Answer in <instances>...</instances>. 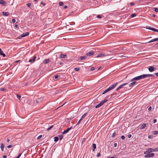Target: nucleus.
Returning <instances> with one entry per match:
<instances>
[{
	"instance_id": "obj_1",
	"label": "nucleus",
	"mask_w": 158,
	"mask_h": 158,
	"mask_svg": "<svg viewBox=\"0 0 158 158\" xmlns=\"http://www.w3.org/2000/svg\"><path fill=\"white\" fill-rule=\"evenodd\" d=\"M143 79L142 75H141L138 76L134 78H132L131 80V81H138L139 80H141Z\"/></svg>"
},
{
	"instance_id": "obj_2",
	"label": "nucleus",
	"mask_w": 158,
	"mask_h": 158,
	"mask_svg": "<svg viewBox=\"0 0 158 158\" xmlns=\"http://www.w3.org/2000/svg\"><path fill=\"white\" fill-rule=\"evenodd\" d=\"M108 100L107 99L104 100H103L99 104L96 105L95 106V107L96 108H98L100 107L104 103L106 102Z\"/></svg>"
},
{
	"instance_id": "obj_3",
	"label": "nucleus",
	"mask_w": 158,
	"mask_h": 158,
	"mask_svg": "<svg viewBox=\"0 0 158 158\" xmlns=\"http://www.w3.org/2000/svg\"><path fill=\"white\" fill-rule=\"evenodd\" d=\"M154 155V154L153 153L149 152H148V154L146 155L144 157H150L153 156Z\"/></svg>"
},
{
	"instance_id": "obj_4",
	"label": "nucleus",
	"mask_w": 158,
	"mask_h": 158,
	"mask_svg": "<svg viewBox=\"0 0 158 158\" xmlns=\"http://www.w3.org/2000/svg\"><path fill=\"white\" fill-rule=\"evenodd\" d=\"M118 84V82H116L115 83H114L113 85H111L109 87V89H110V90H111L114 89L117 85Z\"/></svg>"
},
{
	"instance_id": "obj_5",
	"label": "nucleus",
	"mask_w": 158,
	"mask_h": 158,
	"mask_svg": "<svg viewBox=\"0 0 158 158\" xmlns=\"http://www.w3.org/2000/svg\"><path fill=\"white\" fill-rule=\"evenodd\" d=\"M144 28H146L147 29H149L152 30L154 31H156L158 32V30L154 28H152L151 27H149L148 26H147L146 27H143Z\"/></svg>"
},
{
	"instance_id": "obj_6",
	"label": "nucleus",
	"mask_w": 158,
	"mask_h": 158,
	"mask_svg": "<svg viewBox=\"0 0 158 158\" xmlns=\"http://www.w3.org/2000/svg\"><path fill=\"white\" fill-rule=\"evenodd\" d=\"M148 70L150 72H152L156 70V68L154 67L151 66L149 67Z\"/></svg>"
},
{
	"instance_id": "obj_7",
	"label": "nucleus",
	"mask_w": 158,
	"mask_h": 158,
	"mask_svg": "<svg viewBox=\"0 0 158 158\" xmlns=\"http://www.w3.org/2000/svg\"><path fill=\"white\" fill-rule=\"evenodd\" d=\"M43 101V98H39L37 99L36 101V103H40L42 102Z\"/></svg>"
},
{
	"instance_id": "obj_8",
	"label": "nucleus",
	"mask_w": 158,
	"mask_h": 158,
	"mask_svg": "<svg viewBox=\"0 0 158 158\" xmlns=\"http://www.w3.org/2000/svg\"><path fill=\"white\" fill-rule=\"evenodd\" d=\"M87 113H85L84 114H83L81 117V118L79 120V121L78 122L77 124H79L80 122V121L82 120L84 118H85L87 115Z\"/></svg>"
},
{
	"instance_id": "obj_9",
	"label": "nucleus",
	"mask_w": 158,
	"mask_h": 158,
	"mask_svg": "<svg viewBox=\"0 0 158 158\" xmlns=\"http://www.w3.org/2000/svg\"><path fill=\"white\" fill-rule=\"evenodd\" d=\"M147 126L146 123H143L142 124L140 125L139 127L140 129H144Z\"/></svg>"
},
{
	"instance_id": "obj_10",
	"label": "nucleus",
	"mask_w": 158,
	"mask_h": 158,
	"mask_svg": "<svg viewBox=\"0 0 158 158\" xmlns=\"http://www.w3.org/2000/svg\"><path fill=\"white\" fill-rule=\"evenodd\" d=\"M72 127H71L69 128H68L67 130H64V131L62 132L63 134H64L67 133H68L69 130H70L72 128Z\"/></svg>"
},
{
	"instance_id": "obj_11",
	"label": "nucleus",
	"mask_w": 158,
	"mask_h": 158,
	"mask_svg": "<svg viewBox=\"0 0 158 158\" xmlns=\"http://www.w3.org/2000/svg\"><path fill=\"white\" fill-rule=\"evenodd\" d=\"M106 55L105 54L103 53H101V54H99L98 55H97L96 56V57H103L104 56H106Z\"/></svg>"
},
{
	"instance_id": "obj_12",
	"label": "nucleus",
	"mask_w": 158,
	"mask_h": 158,
	"mask_svg": "<svg viewBox=\"0 0 158 158\" xmlns=\"http://www.w3.org/2000/svg\"><path fill=\"white\" fill-rule=\"evenodd\" d=\"M29 34V33L28 32H26L25 33H24L22 34L21 35V37H24L28 35Z\"/></svg>"
},
{
	"instance_id": "obj_13",
	"label": "nucleus",
	"mask_w": 158,
	"mask_h": 158,
	"mask_svg": "<svg viewBox=\"0 0 158 158\" xmlns=\"http://www.w3.org/2000/svg\"><path fill=\"white\" fill-rule=\"evenodd\" d=\"M156 41H158V38L153 39L152 40H151L150 41H149L148 42H147L146 43H150L151 42H153Z\"/></svg>"
},
{
	"instance_id": "obj_14",
	"label": "nucleus",
	"mask_w": 158,
	"mask_h": 158,
	"mask_svg": "<svg viewBox=\"0 0 158 158\" xmlns=\"http://www.w3.org/2000/svg\"><path fill=\"white\" fill-rule=\"evenodd\" d=\"M0 4L3 5L4 6H5L7 2L3 0H0Z\"/></svg>"
},
{
	"instance_id": "obj_15",
	"label": "nucleus",
	"mask_w": 158,
	"mask_h": 158,
	"mask_svg": "<svg viewBox=\"0 0 158 158\" xmlns=\"http://www.w3.org/2000/svg\"><path fill=\"white\" fill-rule=\"evenodd\" d=\"M59 56L60 58H66L67 57V55L61 54L59 55Z\"/></svg>"
},
{
	"instance_id": "obj_16",
	"label": "nucleus",
	"mask_w": 158,
	"mask_h": 158,
	"mask_svg": "<svg viewBox=\"0 0 158 158\" xmlns=\"http://www.w3.org/2000/svg\"><path fill=\"white\" fill-rule=\"evenodd\" d=\"M148 150V151L149 152L151 153L152 152H154L155 151V149H152V148H149L147 149Z\"/></svg>"
},
{
	"instance_id": "obj_17",
	"label": "nucleus",
	"mask_w": 158,
	"mask_h": 158,
	"mask_svg": "<svg viewBox=\"0 0 158 158\" xmlns=\"http://www.w3.org/2000/svg\"><path fill=\"white\" fill-rule=\"evenodd\" d=\"M36 58V56H34L32 59H30L29 60V62H34L35 61V59Z\"/></svg>"
},
{
	"instance_id": "obj_18",
	"label": "nucleus",
	"mask_w": 158,
	"mask_h": 158,
	"mask_svg": "<svg viewBox=\"0 0 158 158\" xmlns=\"http://www.w3.org/2000/svg\"><path fill=\"white\" fill-rule=\"evenodd\" d=\"M95 52H89L86 53L87 56H90L93 55Z\"/></svg>"
},
{
	"instance_id": "obj_19",
	"label": "nucleus",
	"mask_w": 158,
	"mask_h": 158,
	"mask_svg": "<svg viewBox=\"0 0 158 158\" xmlns=\"http://www.w3.org/2000/svg\"><path fill=\"white\" fill-rule=\"evenodd\" d=\"M0 55L2 56L3 57L6 56V55L5 54L1 48H0Z\"/></svg>"
},
{
	"instance_id": "obj_20",
	"label": "nucleus",
	"mask_w": 158,
	"mask_h": 158,
	"mask_svg": "<svg viewBox=\"0 0 158 158\" xmlns=\"http://www.w3.org/2000/svg\"><path fill=\"white\" fill-rule=\"evenodd\" d=\"M142 75L143 79L146 77H150V74H143Z\"/></svg>"
},
{
	"instance_id": "obj_21",
	"label": "nucleus",
	"mask_w": 158,
	"mask_h": 158,
	"mask_svg": "<svg viewBox=\"0 0 158 158\" xmlns=\"http://www.w3.org/2000/svg\"><path fill=\"white\" fill-rule=\"evenodd\" d=\"M50 61V60L49 59H45L43 62L44 64H47L49 63Z\"/></svg>"
},
{
	"instance_id": "obj_22",
	"label": "nucleus",
	"mask_w": 158,
	"mask_h": 158,
	"mask_svg": "<svg viewBox=\"0 0 158 158\" xmlns=\"http://www.w3.org/2000/svg\"><path fill=\"white\" fill-rule=\"evenodd\" d=\"M136 81H133V82H131L129 85V86L130 87L132 86L136 83Z\"/></svg>"
},
{
	"instance_id": "obj_23",
	"label": "nucleus",
	"mask_w": 158,
	"mask_h": 158,
	"mask_svg": "<svg viewBox=\"0 0 158 158\" xmlns=\"http://www.w3.org/2000/svg\"><path fill=\"white\" fill-rule=\"evenodd\" d=\"M92 148H93V151H95V149L96 148V144L94 143L92 144Z\"/></svg>"
},
{
	"instance_id": "obj_24",
	"label": "nucleus",
	"mask_w": 158,
	"mask_h": 158,
	"mask_svg": "<svg viewBox=\"0 0 158 158\" xmlns=\"http://www.w3.org/2000/svg\"><path fill=\"white\" fill-rule=\"evenodd\" d=\"M2 14L3 15H5V16H8L9 15V13L8 12H3L2 13Z\"/></svg>"
},
{
	"instance_id": "obj_25",
	"label": "nucleus",
	"mask_w": 158,
	"mask_h": 158,
	"mask_svg": "<svg viewBox=\"0 0 158 158\" xmlns=\"http://www.w3.org/2000/svg\"><path fill=\"white\" fill-rule=\"evenodd\" d=\"M87 56H80L79 57V59L81 60H83L85 59L86 58Z\"/></svg>"
},
{
	"instance_id": "obj_26",
	"label": "nucleus",
	"mask_w": 158,
	"mask_h": 158,
	"mask_svg": "<svg viewBox=\"0 0 158 158\" xmlns=\"http://www.w3.org/2000/svg\"><path fill=\"white\" fill-rule=\"evenodd\" d=\"M110 89H109V88H107V89H106L105 91H104L102 93V94H105L107 92H108L109 91H110Z\"/></svg>"
},
{
	"instance_id": "obj_27",
	"label": "nucleus",
	"mask_w": 158,
	"mask_h": 158,
	"mask_svg": "<svg viewBox=\"0 0 158 158\" xmlns=\"http://www.w3.org/2000/svg\"><path fill=\"white\" fill-rule=\"evenodd\" d=\"M128 84V83H125L121 85L120 86H119V87L120 89L122 88L123 86H124L126 85H127Z\"/></svg>"
},
{
	"instance_id": "obj_28",
	"label": "nucleus",
	"mask_w": 158,
	"mask_h": 158,
	"mask_svg": "<svg viewBox=\"0 0 158 158\" xmlns=\"http://www.w3.org/2000/svg\"><path fill=\"white\" fill-rule=\"evenodd\" d=\"M4 144L3 143H1V148L2 152H3L4 151Z\"/></svg>"
},
{
	"instance_id": "obj_29",
	"label": "nucleus",
	"mask_w": 158,
	"mask_h": 158,
	"mask_svg": "<svg viewBox=\"0 0 158 158\" xmlns=\"http://www.w3.org/2000/svg\"><path fill=\"white\" fill-rule=\"evenodd\" d=\"M54 141L56 142L58 141L59 140V138L58 137H54Z\"/></svg>"
},
{
	"instance_id": "obj_30",
	"label": "nucleus",
	"mask_w": 158,
	"mask_h": 158,
	"mask_svg": "<svg viewBox=\"0 0 158 158\" xmlns=\"http://www.w3.org/2000/svg\"><path fill=\"white\" fill-rule=\"evenodd\" d=\"M152 134L153 135H156L158 134V131H152Z\"/></svg>"
},
{
	"instance_id": "obj_31",
	"label": "nucleus",
	"mask_w": 158,
	"mask_h": 158,
	"mask_svg": "<svg viewBox=\"0 0 158 158\" xmlns=\"http://www.w3.org/2000/svg\"><path fill=\"white\" fill-rule=\"evenodd\" d=\"M54 127V125H52V126H51L50 127H48V129L47 130L48 131H49L53 127Z\"/></svg>"
},
{
	"instance_id": "obj_32",
	"label": "nucleus",
	"mask_w": 158,
	"mask_h": 158,
	"mask_svg": "<svg viewBox=\"0 0 158 158\" xmlns=\"http://www.w3.org/2000/svg\"><path fill=\"white\" fill-rule=\"evenodd\" d=\"M63 135H59V138L60 140H61L63 138Z\"/></svg>"
},
{
	"instance_id": "obj_33",
	"label": "nucleus",
	"mask_w": 158,
	"mask_h": 158,
	"mask_svg": "<svg viewBox=\"0 0 158 158\" xmlns=\"http://www.w3.org/2000/svg\"><path fill=\"white\" fill-rule=\"evenodd\" d=\"M116 134V132H114L113 133L112 135V137H114L115 136Z\"/></svg>"
},
{
	"instance_id": "obj_34",
	"label": "nucleus",
	"mask_w": 158,
	"mask_h": 158,
	"mask_svg": "<svg viewBox=\"0 0 158 158\" xmlns=\"http://www.w3.org/2000/svg\"><path fill=\"white\" fill-rule=\"evenodd\" d=\"M17 97L18 98V99L19 100H20V99L21 97V96L19 94H17Z\"/></svg>"
},
{
	"instance_id": "obj_35",
	"label": "nucleus",
	"mask_w": 158,
	"mask_h": 158,
	"mask_svg": "<svg viewBox=\"0 0 158 158\" xmlns=\"http://www.w3.org/2000/svg\"><path fill=\"white\" fill-rule=\"evenodd\" d=\"M74 70L76 71H78L80 70V68H75Z\"/></svg>"
},
{
	"instance_id": "obj_36",
	"label": "nucleus",
	"mask_w": 158,
	"mask_h": 158,
	"mask_svg": "<svg viewBox=\"0 0 158 158\" xmlns=\"http://www.w3.org/2000/svg\"><path fill=\"white\" fill-rule=\"evenodd\" d=\"M139 116H136V117H135V118L137 120H139L140 119H141L140 118H139Z\"/></svg>"
},
{
	"instance_id": "obj_37",
	"label": "nucleus",
	"mask_w": 158,
	"mask_h": 158,
	"mask_svg": "<svg viewBox=\"0 0 158 158\" xmlns=\"http://www.w3.org/2000/svg\"><path fill=\"white\" fill-rule=\"evenodd\" d=\"M42 135H40L39 136H38V137H37V139H40L41 138V137H42Z\"/></svg>"
},
{
	"instance_id": "obj_38",
	"label": "nucleus",
	"mask_w": 158,
	"mask_h": 158,
	"mask_svg": "<svg viewBox=\"0 0 158 158\" xmlns=\"http://www.w3.org/2000/svg\"><path fill=\"white\" fill-rule=\"evenodd\" d=\"M63 3L62 2H60L59 3V5L60 6H62L63 5Z\"/></svg>"
},
{
	"instance_id": "obj_39",
	"label": "nucleus",
	"mask_w": 158,
	"mask_h": 158,
	"mask_svg": "<svg viewBox=\"0 0 158 158\" xmlns=\"http://www.w3.org/2000/svg\"><path fill=\"white\" fill-rule=\"evenodd\" d=\"M131 17H134L135 16H136V14L135 13L131 15Z\"/></svg>"
},
{
	"instance_id": "obj_40",
	"label": "nucleus",
	"mask_w": 158,
	"mask_h": 158,
	"mask_svg": "<svg viewBox=\"0 0 158 158\" xmlns=\"http://www.w3.org/2000/svg\"><path fill=\"white\" fill-rule=\"evenodd\" d=\"M102 15H98L97 16V18H102Z\"/></svg>"
},
{
	"instance_id": "obj_41",
	"label": "nucleus",
	"mask_w": 158,
	"mask_h": 158,
	"mask_svg": "<svg viewBox=\"0 0 158 158\" xmlns=\"http://www.w3.org/2000/svg\"><path fill=\"white\" fill-rule=\"evenodd\" d=\"M153 136L152 135H149L148 136V138L150 139H152L153 138Z\"/></svg>"
},
{
	"instance_id": "obj_42",
	"label": "nucleus",
	"mask_w": 158,
	"mask_h": 158,
	"mask_svg": "<svg viewBox=\"0 0 158 158\" xmlns=\"http://www.w3.org/2000/svg\"><path fill=\"white\" fill-rule=\"evenodd\" d=\"M22 154V153L19 154V155H18V156L17 157H15L14 158H19L20 157V156H21Z\"/></svg>"
},
{
	"instance_id": "obj_43",
	"label": "nucleus",
	"mask_w": 158,
	"mask_h": 158,
	"mask_svg": "<svg viewBox=\"0 0 158 158\" xmlns=\"http://www.w3.org/2000/svg\"><path fill=\"white\" fill-rule=\"evenodd\" d=\"M154 10L156 12H157L158 11V9L157 8H154Z\"/></svg>"
},
{
	"instance_id": "obj_44",
	"label": "nucleus",
	"mask_w": 158,
	"mask_h": 158,
	"mask_svg": "<svg viewBox=\"0 0 158 158\" xmlns=\"http://www.w3.org/2000/svg\"><path fill=\"white\" fill-rule=\"evenodd\" d=\"M0 90L1 91H5V90H6V89L5 88H1V89H0Z\"/></svg>"
},
{
	"instance_id": "obj_45",
	"label": "nucleus",
	"mask_w": 158,
	"mask_h": 158,
	"mask_svg": "<svg viewBox=\"0 0 158 158\" xmlns=\"http://www.w3.org/2000/svg\"><path fill=\"white\" fill-rule=\"evenodd\" d=\"M121 138L123 140L125 138V137L124 135H122L121 136Z\"/></svg>"
},
{
	"instance_id": "obj_46",
	"label": "nucleus",
	"mask_w": 158,
	"mask_h": 158,
	"mask_svg": "<svg viewBox=\"0 0 158 158\" xmlns=\"http://www.w3.org/2000/svg\"><path fill=\"white\" fill-rule=\"evenodd\" d=\"M27 5L28 7H30L31 6V3H28Z\"/></svg>"
},
{
	"instance_id": "obj_47",
	"label": "nucleus",
	"mask_w": 158,
	"mask_h": 158,
	"mask_svg": "<svg viewBox=\"0 0 158 158\" xmlns=\"http://www.w3.org/2000/svg\"><path fill=\"white\" fill-rule=\"evenodd\" d=\"M101 155V154L100 153H98L97 154V157H98L99 156H100Z\"/></svg>"
},
{
	"instance_id": "obj_48",
	"label": "nucleus",
	"mask_w": 158,
	"mask_h": 158,
	"mask_svg": "<svg viewBox=\"0 0 158 158\" xmlns=\"http://www.w3.org/2000/svg\"><path fill=\"white\" fill-rule=\"evenodd\" d=\"M155 152H158V147L156 148H155Z\"/></svg>"
},
{
	"instance_id": "obj_49",
	"label": "nucleus",
	"mask_w": 158,
	"mask_h": 158,
	"mask_svg": "<svg viewBox=\"0 0 158 158\" xmlns=\"http://www.w3.org/2000/svg\"><path fill=\"white\" fill-rule=\"evenodd\" d=\"M12 22L13 23H15L16 22V20L15 19H12Z\"/></svg>"
},
{
	"instance_id": "obj_50",
	"label": "nucleus",
	"mask_w": 158,
	"mask_h": 158,
	"mask_svg": "<svg viewBox=\"0 0 158 158\" xmlns=\"http://www.w3.org/2000/svg\"><path fill=\"white\" fill-rule=\"evenodd\" d=\"M148 150H147L146 151L144 152V154H146V155H147V154H148Z\"/></svg>"
},
{
	"instance_id": "obj_51",
	"label": "nucleus",
	"mask_w": 158,
	"mask_h": 158,
	"mask_svg": "<svg viewBox=\"0 0 158 158\" xmlns=\"http://www.w3.org/2000/svg\"><path fill=\"white\" fill-rule=\"evenodd\" d=\"M94 69H95L94 67H91L90 69V71H93Z\"/></svg>"
},
{
	"instance_id": "obj_52",
	"label": "nucleus",
	"mask_w": 158,
	"mask_h": 158,
	"mask_svg": "<svg viewBox=\"0 0 158 158\" xmlns=\"http://www.w3.org/2000/svg\"><path fill=\"white\" fill-rule=\"evenodd\" d=\"M58 77V76L57 75H55L54 77V78L55 79H57Z\"/></svg>"
},
{
	"instance_id": "obj_53",
	"label": "nucleus",
	"mask_w": 158,
	"mask_h": 158,
	"mask_svg": "<svg viewBox=\"0 0 158 158\" xmlns=\"http://www.w3.org/2000/svg\"><path fill=\"white\" fill-rule=\"evenodd\" d=\"M12 146L11 145H9L7 146V148H11L12 147Z\"/></svg>"
},
{
	"instance_id": "obj_54",
	"label": "nucleus",
	"mask_w": 158,
	"mask_h": 158,
	"mask_svg": "<svg viewBox=\"0 0 158 158\" xmlns=\"http://www.w3.org/2000/svg\"><path fill=\"white\" fill-rule=\"evenodd\" d=\"M155 76L154 75L150 74V77H154Z\"/></svg>"
},
{
	"instance_id": "obj_55",
	"label": "nucleus",
	"mask_w": 158,
	"mask_h": 158,
	"mask_svg": "<svg viewBox=\"0 0 158 158\" xmlns=\"http://www.w3.org/2000/svg\"><path fill=\"white\" fill-rule=\"evenodd\" d=\"M131 136V134H129L128 135V138H130Z\"/></svg>"
},
{
	"instance_id": "obj_56",
	"label": "nucleus",
	"mask_w": 158,
	"mask_h": 158,
	"mask_svg": "<svg viewBox=\"0 0 158 158\" xmlns=\"http://www.w3.org/2000/svg\"><path fill=\"white\" fill-rule=\"evenodd\" d=\"M156 121H157V120L156 119H154L153 120V122L154 123H156Z\"/></svg>"
},
{
	"instance_id": "obj_57",
	"label": "nucleus",
	"mask_w": 158,
	"mask_h": 158,
	"mask_svg": "<svg viewBox=\"0 0 158 158\" xmlns=\"http://www.w3.org/2000/svg\"><path fill=\"white\" fill-rule=\"evenodd\" d=\"M130 5L131 6H133L135 5V4L133 2H131L130 3Z\"/></svg>"
},
{
	"instance_id": "obj_58",
	"label": "nucleus",
	"mask_w": 158,
	"mask_h": 158,
	"mask_svg": "<svg viewBox=\"0 0 158 158\" xmlns=\"http://www.w3.org/2000/svg\"><path fill=\"white\" fill-rule=\"evenodd\" d=\"M117 146V143H115L114 144V147H116Z\"/></svg>"
},
{
	"instance_id": "obj_59",
	"label": "nucleus",
	"mask_w": 158,
	"mask_h": 158,
	"mask_svg": "<svg viewBox=\"0 0 158 158\" xmlns=\"http://www.w3.org/2000/svg\"><path fill=\"white\" fill-rule=\"evenodd\" d=\"M41 4L44 6L45 5V4L43 2H41Z\"/></svg>"
},
{
	"instance_id": "obj_60",
	"label": "nucleus",
	"mask_w": 158,
	"mask_h": 158,
	"mask_svg": "<svg viewBox=\"0 0 158 158\" xmlns=\"http://www.w3.org/2000/svg\"><path fill=\"white\" fill-rule=\"evenodd\" d=\"M63 7L65 9L67 7V6L66 5H64L63 6Z\"/></svg>"
},
{
	"instance_id": "obj_61",
	"label": "nucleus",
	"mask_w": 158,
	"mask_h": 158,
	"mask_svg": "<svg viewBox=\"0 0 158 158\" xmlns=\"http://www.w3.org/2000/svg\"><path fill=\"white\" fill-rule=\"evenodd\" d=\"M156 76L158 77V72L157 73H156L154 74Z\"/></svg>"
},
{
	"instance_id": "obj_62",
	"label": "nucleus",
	"mask_w": 158,
	"mask_h": 158,
	"mask_svg": "<svg viewBox=\"0 0 158 158\" xmlns=\"http://www.w3.org/2000/svg\"><path fill=\"white\" fill-rule=\"evenodd\" d=\"M3 158H6L7 156L6 155H4L3 156Z\"/></svg>"
},
{
	"instance_id": "obj_63",
	"label": "nucleus",
	"mask_w": 158,
	"mask_h": 158,
	"mask_svg": "<svg viewBox=\"0 0 158 158\" xmlns=\"http://www.w3.org/2000/svg\"><path fill=\"white\" fill-rule=\"evenodd\" d=\"M120 89V88H119V87L117 88V89H116V91H118V90L119 89Z\"/></svg>"
},
{
	"instance_id": "obj_64",
	"label": "nucleus",
	"mask_w": 158,
	"mask_h": 158,
	"mask_svg": "<svg viewBox=\"0 0 158 158\" xmlns=\"http://www.w3.org/2000/svg\"><path fill=\"white\" fill-rule=\"evenodd\" d=\"M15 27H18V25L17 24H15Z\"/></svg>"
}]
</instances>
